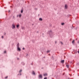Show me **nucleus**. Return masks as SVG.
<instances>
[{
  "label": "nucleus",
  "mask_w": 79,
  "mask_h": 79,
  "mask_svg": "<svg viewBox=\"0 0 79 79\" xmlns=\"http://www.w3.org/2000/svg\"><path fill=\"white\" fill-rule=\"evenodd\" d=\"M48 33L49 34L50 37L52 38V31L51 30H50V31L48 32Z\"/></svg>",
  "instance_id": "nucleus-1"
},
{
  "label": "nucleus",
  "mask_w": 79,
  "mask_h": 79,
  "mask_svg": "<svg viewBox=\"0 0 79 79\" xmlns=\"http://www.w3.org/2000/svg\"><path fill=\"white\" fill-rule=\"evenodd\" d=\"M12 29H15L16 28V27H15V24L13 23L12 24Z\"/></svg>",
  "instance_id": "nucleus-2"
},
{
  "label": "nucleus",
  "mask_w": 79,
  "mask_h": 79,
  "mask_svg": "<svg viewBox=\"0 0 79 79\" xmlns=\"http://www.w3.org/2000/svg\"><path fill=\"white\" fill-rule=\"evenodd\" d=\"M39 79H42V75L41 74H40L38 76Z\"/></svg>",
  "instance_id": "nucleus-3"
},
{
  "label": "nucleus",
  "mask_w": 79,
  "mask_h": 79,
  "mask_svg": "<svg viewBox=\"0 0 79 79\" xmlns=\"http://www.w3.org/2000/svg\"><path fill=\"white\" fill-rule=\"evenodd\" d=\"M65 9H68V5H67L66 4H65Z\"/></svg>",
  "instance_id": "nucleus-4"
},
{
  "label": "nucleus",
  "mask_w": 79,
  "mask_h": 79,
  "mask_svg": "<svg viewBox=\"0 0 79 79\" xmlns=\"http://www.w3.org/2000/svg\"><path fill=\"white\" fill-rule=\"evenodd\" d=\"M17 48L19 47V43H18L17 45Z\"/></svg>",
  "instance_id": "nucleus-5"
},
{
  "label": "nucleus",
  "mask_w": 79,
  "mask_h": 79,
  "mask_svg": "<svg viewBox=\"0 0 79 79\" xmlns=\"http://www.w3.org/2000/svg\"><path fill=\"white\" fill-rule=\"evenodd\" d=\"M17 50H19V51H21V48H20L19 47L17 48Z\"/></svg>",
  "instance_id": "nucleus-6"
},
{
  "label": "nucleus",
  "mask_w": 79,
  "mask_h": 79,
  "mask_svg": "<svg viewBox=\"0 0 79 79\" xmlns=\"http://www.w3.org/2000/svg\"><path fill=\"white\" fill-rule=\"evenodd\" d=\"M64 60H62L61 61V63H64Z\"/></svg>",
  "instance_id": "nucleus-7"
},
{
  "label": "nucleus",
  "mask_w": 79,
  "mask_h": 79,
  "mask_svg": "<svg viewBox=\"0 0 79 79\" xmlns=\"http://www.w3.org/2000/svg\"><path fill=\"white\" fill-rule=\"evenodd\" d=\"M48 75V74L47 73H45L44 74V76H47Z\"/></svg>",
  "instance_id": "nucleus-8"
},
{
  "label": "nucleus",
  "mask_w": 79,
  "mask_h": 79,
  "mask_svg": "<svg viewBox=\"0 0 79 79\" xmlns=\"http://www.w3.org/2000/svg\"><path fill=\"white\" fill-rule=\"evenodd\" d=\"M19 27V24H18L17 25L16 27L17 28H18Z\"/></svg>",
  "instance_id": "nucleus-9"
},
{
  "label": "nucleus",
  "mask_w": 79,
  "mask_h": 79,
  "mask_svg": "<svg viewBox=\"0 0 79 79\" xmlns=\"http://www.w3.org/2000/svg\"><path fill=\"white\" fill-rule=\"evenodd\" d=\"M32 74H33L34 75H35V72H34V71H33Z\"/></svg>",
  "instance_id": "nucleus-10"
},
{
  "label": "nucleus",
  "mask_w": 79,
  "mask_h": 79,
  "mask_svg": "<svg viewBox=\"0 0 79 79\" xmlns=\"http://www.w3.org/2000/svg\"><path fill=\"white\" fill-rule=\"evenodd\" d=\"M40 21H42V18H40L39 19Z\"/></svg>",
  "instance_id": "nucleus-11"
},
{
  "label": "nucleus",
  "mask_w": 79,
  "mask_h": 79,
  "mask_svg": "<svg viewBox=\"0 0 79 79\" xmlns=\"http://www.w3.org/2000/svg\"><path fill=\"white\" fill-rule=\"evenodd\" d=\"M74 41H75V40H73L72 42V44H74Z\"/></svg>",
  "instance_id": "nucleus-12"
},
{
  "label": "nucleus",
  "mask_w": 79,
  "mask_h": 79,
  "mask_svg": "<svg viewBox=\"0 0 79 79\" xmlns=\"http://www.w3.org/2000/svg\"><path fill=\"white\" fill-rule=\"evenodd\" d=\"M66 66H67V68H69V65H66Z\"/></svg>",
  "instance_id": "nucleus-13"
},
{
  "label": "nucleus",
  "mask_w": 79,
  "mask_h": 79,
  "mask_svg": "<svg viewBox=\"0 0 79 79\" xmlns=\"http://www.w3.org/2000/svg\"><path fill=\"white\" fill-rule=\"evenodd\" d=\"M21 16H22V15H21V14H20V15H19V18H21Z\"/></svg>",
  "instance_id": "nucleus-14"
},
{
  "label": "nucleus",
  "mask_w": 79,
  "mask_h": 79,
  "mask_svg": "<svg viewBox=\"0 0 79 79\" xmlns=\"http://www.w3.org/2000/svg\"><path fill=\"white\" fill-rule=\"evenodd\" d=\"M52 60H54V58H53V56H52Z\"/></svg>",
  "instance_id": "nucleus-15"
},
{
  "label": "nucleus",
  "mask_w": 79,
  "mask_h": 79,
  "mask_svg": "<svg viewBox=\"0 0 79 79\" xmlns=\"http://www.w3.org/2000/svg\"><path fill=\"white\" fill-rule=\"evenodd\" d=\"M21 13H23V10H21Z\"/></svg>",
  "instance_id": "nucleus-16"
},
{
  "label": "nucleus",
  "mask_w": 79,
  "mask_h": 79,
  "mask_svg": "<svg viewBox=\"0 0 79 79\" xmlns=\"http://www.w3.org/2000/svg\"><path fill=\"white\" fill-rule=\"evenodd\" d=\"M64 23H61V25H64Z\"/></svg>",
  "instance_id": "nucleus-17"
},
{
  "label": "nucleus",
  "mask_w": 79,
  "mask_h": 79,
  "mask_svg": "<svg viewBox=\"0 0 79 79\" xmlns=\"http://www.w3.org/2000/svg\"><path fill=\"white\" fill-rule=\"evenodd\" d=\"M21 71H22V70H20L19 71V73H21Z\"/></svg>",
  "instance_id": "nucleus-18"
},
{
  "label": "nucleus",
  "mask_w": 79,
  "mask_h": 79,
  "mask_svg": "<svg viewBox=\"0 0 79 79\" xmlns=\"http://www.w3.org/2000/svg\"><path fill=\"white\" fill-rule=\"evenodd\" d=\"M60 43H61V44H62V45H63V43L61 41L60 42Z\"/></svg>",
  "instance_id": "nucleus-19"
},
{
  "label": "nucleus",
  "mask_w": 79,
  "mask_h": 79,
  "mask_svg": "<svg viewBox=\"0 0 79 79\" xmlns=\"http://www.w3.org/2000/svg\"><path fill=\"white\" fill-rule=\"evenodd\" d=\"M4 53H6V51H5L4 52Z\"/></svg>",
  "instance_id": "nucleus-20"
},
{
  "label": "nucleus",
  "mask_w": 79,
  "mask_h": 79,
  "mask_svg": "<svg viewBox=\"0 0 79 79\" xmlns=\"http://www.w3.org/2000/svg\"><path fill=\"white\" fill-rule=\"evenodd\" d=\"M7 78H8V76H6L5 77V79H7Z\"/></svg>",
  "instance_id": "nucleus-21"
},
{
  "label": "nucleus",
  "mask_w": 79,
  "mask_h": 79,
  "mask_svg": "<svg viewBox=\"0 0 79 79\" xmlns=\"http://www.w3.org/2000/svg\"><path fill=\"white\" fill-rule=\"evenodd\" d=\"M47 53H49L50 52V51H48L47 52Z\"/></svg>",
  "instance_id": "nucleus-22"
},
{
  "label": "nucleus",
  "mask_w": 79,
  "mask_h": 79,
  "mask_svg": "<svg viewBox=\"0 0 79 79\" xmlns=\"http://www.w3.org/2000/svg\"><path fill=\"white\" fill-rule=\"evenodd\" d=\"M51 36L52 37H53V35L51 34Z\"/></svg>",
  "instance_id": "nucleus-23"
},
{
  "label": "nucleus",
  "mask_w": 79,
  "mask_h": 79,
  "mask_svg": "<svg viewBox=\"0 0 79 79\" xmlns=\"http://www.w3.org/2000/svg\"><path fill=\"white\" fill-rule=\"evenodd\" d=\"M44 79H47V77H45Z\"/></svg>",
  "instance_id": "nucleus-24"
},
{
  "label": "nucleus",
  "mask_w": 79,
  "mask_h": 79,
  "mask_svg": "<svg viewBox=\"0 0 79 79\" xmlns=\"http://www.w3.org/2000/svg\"><path fill=\"white\" fill-rule=\"evenodd\" d=\"M2 39H3V38H4L3 36H2Z\"/></svg>",
  "instance_id": "nucleus-25"
},
{
  "label": "nucleus",
  "mask_w": 79,
  "mask_h": 79,
  "mask_svg": "<svg viewBox=\"0 0 79 79\" xmlns=\"http://www.w3.org/2000/svg\"><path fill=\"white\" fill-rule=\"evenodd\" d=\"M19 15H17V17H19Z\"/></svg>",
  "instance_id": "nucleus-26"
},
{
  "label": "nucleus",
  "mask_w": 79,
  "mask_h": 79,
  "mask_svg": "<svg viewBox=\"0 0 79 79\" xmlns=\"http://www.w3.org/2000/svg\"><path fill=\"white\" fill-rule=\"evenodd\" d=\"M79 64L78 63H77V65H79Z\"/></svg>",
  "instance_id": "nucleus-27"
},
{
  "label": "nucleus",
  "mask_w": 79,
  "mask_h": 79,
  "mask_svg": "<svg viewBox=\"0 0 79 79\" xmlns=\"http://www.w3.org/2000/svg\"><path fill=\"white\" fill-rule=\"evenodd\" d=\"M20 73V75H22V74H21V73Z\"/></svg>",
  "instance_id": "nucleus-28"
},
{
  "label": "nucleus",
  "mask_w": 79,
  "mask_h": 79,
  "mask_svg": "<svg viewBox=\"0 0 79 79\" xmlns=\"http://www.w3.org/2000/svg\"><path fill=\"white\" fill-rule=\"evenodd\" d=\"M23 50H24V48H23Z\"/></svg>",
  "instance_id": "nucleus-29"
},
{
  "label": "nucleus",
  "mask_w": 79,
  "mask_h": 79,
  "mask_svg": "<svg viewBox=\"0 0 79 79\" xmlns=\"http://www.w3.org/2000/svg\"><path fill=\"white\" fill-rule=\"evenodd\" d=\"M22 29H24V27H22Z\"/></svg>",
  "instance_id": "nucleus-30"
},
{
  "label": "nucleus",
  "mask_w": 79,
  "mask_h": 79,
  "mask_svg": "<svg viewBox=\"0 0 79 79\" xmlns=\"http://www.w3.org/2000/svg\"><path fill=\"white\" fill-rule=\"evenodd\" d=\"M78 44H79V40L78 41Z\"/></svg>",
  "instance_id": "nucleus-31"
},
{
  "label": "nucleus",
  "mask_w": 79,
  "mask_h": 79,
  "mask_svg": "<svg viewBox=\"0 0 79 79\" xmlns=\"http://www.w3.org/2000/svg\"><path fill=\"white\" fill-rule=\"evenodd\" d=\"M77 52H78V53H79V51H77Z\"/></svg>",
  "instance_id": "nucleus-32"
},
{
  "label": "nucleus",
  "mask_w": 79,
  "mask_h": 79,
  "mask_svg": "<svg viewBox=\"0 0 79 79\" xmlns=\"http://www.w3.org/2000/svg\"><path fill=\"white\" fill-rule=\"evenodd\" d=\"M26 56H28V54H27Z\"/></svg>",
  "instance_id": "nucleus-33"
},
{
  "label": "nucleus",
  "mask_w": 79,
  "mask_h": 79,
  "mask_svg": "<svg viewBox=\"0 0 79 79\" xmlns=\"http://www.w3.org/2000/svg\"><path fill=\"white\" fill-rule=\"evenodd\" d=\"M55 43H56V41H55Z\"/></svg>",
  "instance_id": "nucleus-34"
},
{
  "label": "nucleus",
  "mask_w": 79,
  "mask_h": 79,
  "mask_svg": "<svg viewBox=\"0 0 79 79\" xmlns=\"http://www.w3.org/2000/svg\"><path fill=\"white\" fill-rule=\"evenodd\" d=\"M6 34V33H5V34H4V35H5Z\"/></svg>",
  "instance_id": "nucleus-35"
},
{
  "label": "nucleus",
  "mask_w": 79,
  "mask_h": 79,
  "mask_svg": "<svg viewBox=\"0 0 79 79\" xmlns=\"http://www.w3.org/2000/svg\"><path fill=\"white\" fill-rule=\"evenodd\" d=\"M13 18H14V19H15V16H13Z\"/></svg>",
  "instance_id": "nucleus-36"
},
{
  "label": "nucleus",
  "mask_w": 79,
  "mask_h": 79,
  "mask_svg": "<svg viewBox=\"0 0 79 79\" xmlns=\"http://www.w3.org/2000/svg\"><path fill=\"white\" fill-rule=\"evenodd\" d=\"M10 12V10H9V12Z\"/></svg>",
  "instance_id": "nucleus-37"
},
{
  "label": "nucleus",
  "mask_w": 79,
  "mask_h": 79,
  "mask_svg": "<svg viewBox=\"0 0 79 79\" xmlns=\"http://www.w3.org/2000/svg\"><path fill=\"white\" fill-rule=\"evenodd\" d=\"M31 64V65H32L33 64Z\"/></svg>",
  "instance_id": "nucleus-38"
},
{
  "label": "nucleus",
  "mask_w": 79,
  "mask_h": 79,
  "mask_svg": "<svg viewBox=\"0 0 79 79\" xmlns=\"http://www.w3.org/2000/svg\"><path fill=\"white\" fill-rule=\"evenodd\" d=\"M18 75H19V74H18Z\"/></svg>",
  "instance_id": "nucleus-39"
},
{
  "label": "nucleus",
  "mask_w": 79,
  "mask_h": 79,
  "mask_svg": "<svg viewBox=\"0 0 79 79\" xmlns=\"http://www.w3.org/2000/svg\"><path fill=\"white\" fill-rule=\"evenodd\" d=\"M71 63H72V62H70Z\"/></svg>",
  "instance_id": "nucleus-40"
},
{
  "label": "nucleus",
  "mask_w": 79,
  "mask_h": 79,
  "mask_svg": "<svg viewBox=\"0 0 79 79\" xmlns=\"http://www.w3.org/2000/svg\"><path fill=\"white\" fill-rule=\"evenodd\" d=\"M32 26H33V25H34V24H32Z\"/></svg>",
  "instance_id": "nucleus-41"
},
{
  "label": "nucleus",
  "mask_w": 79,
  "mask_h": 79,
  "mask_svg": "<svg viewBox=\"0 0 79 79\" xmlns=\"http://www.w3.org/2000/svg\"><path fill=\"white\" fill-rule=\"evenodd\" d=\"M76 40H77V39H76Z\"/></svg>",
  "instance_id": "nucleus-42"
},
{
  "label": "nucleus",
  "mask_w": 79,
  "mask_h": 79,
  "mask_svg": "<svg viewBox=\"0 0 79 79\" xmlns=\"http://www.w3.org/2000/svg\"><path fill=\"white\" fill-rule=\"evenodd\" d=\"M17 59H18V60H19V58H18Z\"/></svg>",
  "instance_id": "nucleus-43"
},
{
  "label": "nucleus",
  "mask_w": 79,
  "mask_h": 79,
  "mask_svg": "<svg viewBox=\"0 0 79 79\" xmlns=\"http://www.w3.org/2000/svg\"><path fill=\"white\" fill-rule=\"evenodd\" d=\"M43 35H44V33H43Z\"/></svg>",
  "instance_id": "nucleus-44"
},
{
  "label": "nucleus",
  "mask_w": 79,
  "mask_h": 79,
  "mask_svg": "<svg viewBox=\"0 0 79 79\" xmlns=\"http://www.w3.org/2000/svg\"><path fill=\"white\" fill-rule=\"evenodd\" d=\"M72 26H73V25H72Z\"/></svg>",
  "instance_id": "nucleus-45"
},
{
  "label": "nucleus",
  "mask_w": 79,
  "mask_h": 79,
  "mask_svg": "<svg viewBox=\"0 0 79 79\" xmlns=\"http://www.w3.org/2000/svg\"><path fill=\"white\" fill-rule=\"evenodd\" d=\"M45 58V57H44V58Z\"/></svg>",
  "instance_id": "nucleus-46"
},
{
  "label": "nucleus",
  "mask_w": 79,
  "mask_h": 79,
  "mask_svg": "<svg viewBox=\"0 0 79 79\" xmlns=\"http://www.w3.org/2000/svg\"><path fill=\"white\" fill-rule=\"evenodd\" d=\"M49 55H50V54H49Z\"/></svg>",
  "instance_id": "nucleus-47"
}]
</instances>
